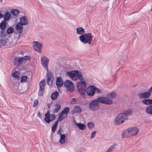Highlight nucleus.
Listing matches in <instances>:
<instances>
[{
  "instance_id": "37998d69",
  "label": "nucleus",
  "mask_w": 152,
  "mask_h": 152,
  "mask_svg": "<svg viewBox=\"0 0 152 152\" xmlns=\"http://www.w3.org/2000/svg\"><path fill=\"white\" fill-rule=\"evenodd\" d=\"M31 58V56H25L23 57V60L25 61V62L26 60H30Z\"/></svg>"
},
{
  "instance_id": "de8ad7c7",
  "label": "nucleus",
  "mask_w": 152,
  "mask_h": 152,
  "mask_svg": "<svg viewBox=\"0 0 152 152\" xmlns=\"http://www.w3.org/2000/svg\"><path fill=\"white\" fill-rule=\"evenodd\" d=\"M12 76L13 77L17 78H18L19 77V76L17 74L16 72H13L12 74Z\"/></svg>"
},
{
  "instance_id": "72a5a7b5",
  "label": "nucleus",
  "mask_w": 152,
  "mask_h": 152,
  "mask_svg": "<svg viewBox=\"0 0 152 152\" xmlns=\"http://www.w3.org/2000/svg\"><path fill=\"white\" fill-rule=\"evenodd\" d=\"M45 80L44 79L43 80L40 81L39 84V86L40 88L45 89Z\"/></svg>"
},
{
  "instance_id": "ddd939ff",
  "label": "nucleus",
  "mask_w": 152,
  "mask_h": 152,
  "mask_svg": "<svg viewBox=\"0 0 152 152\" xmlns=\"http://www.w3.org/2000/svg\"><path fill=\"white\" fill-rule=\"evenodd\" d=\"M129 129L131 136H135L136 135L139 131V129L136 127L130 128H129Z\"/></svg>"
},
{
  "instance_id": "4d7b16f0",
  "label": "nucleus",
  "mask_w": 152,
  "mask_h": 152,
  "mask_svg": "<svg viewBox=\"0 0 152 152\" xmlns=\"http://www.w3.org/2000/svg\"><path fill=\"white\" fill-rule=\"evenodd\" d=\"M149 91H151V92H152V86L149 89Z\"/></svg>"
},
{
  "instance_id": "c03bdc74",
  "label": "nucleus",
  "mask_w": 152,
  "mask_h": 152,
  "mask_svg": "<svg viewBox=\"0 0 152 152\" xmlns=\"http://www.w3.org/2000/svg\"><path fill=\"white\" fill-rule=\"evenodd\" d=\"M18 57L15 58L14 60V64L16 66H18Z\"/></svg>"
},
{
  "instance_id": "412c9836",
  "label": "nucleus",
  "mask_w": 152,
  "mask_h": 152,
  "mask_svg": "<svg viewBox=\"0 0 152 152\" xmlns=\"http://www.w3.org/2000/svg\"><path fill=\"white\" fill-rule=\"evenodd\" d=\"M85 32V30L82 27L77 28H76V33L78 35H83Z\"/></svg>"
},
{
  "instance_id": "a19ab883",
  "label": "nucleus",
  "mask_w": 152,
  "mask_h": 152,
  "mask_svg": "<svg viewBox=\"0 0 152 152\" xmlns=\"http://www.w3.org/2000/svg\"><path fill=\"white\" fill-rule=\"evenodd\" d=\"M27 77L26 76H23L21 77V80L20 81L21 82H26L27 79Z\"/></svg>"
},
{
  "instance_id": "5fc2aeb1",
  "label": "nucleus",
  "mask_w": 152,
  "mask_h": 152,
  "mask_svg": "<svg viewBox=\"0 0 152 152\" xmlns=\"http://www.w3.org/2000/svg\"><path fill=\"white\" fill-rule=\"evenodd\" d=\"M58 121H55V123H54V125H56L57 126L58 125Z\"/></svg>"
},
{
  "instance_id": "423d86ee",
  "label": "nucleus",
  "mask_w": 152,
  "mask_h": 152,
  "mask_svg": "<svg viewBox=\"0 0 152 152\" xmlns=\"http://www.w3.org/2000/svg\"><path fill=\"white\" fill-rule=\"evenodd\" d=\"M98 103H102L107 104H111L113 103V101L107 97L104 96L100 97L96 99Z\"/></svg>"
},
{
  "instance_id": "e2e57ef3",
  "label": "nucleus",
  "mask_w": 152,
  "mask_h": 152,
  "mask_svg": "<svg viewBox=\"0 0 152 152\" xmlns=\"http://www.w3.org/2000/svg\"><path fill=\"white\" fill-rule=\"evenodd\" d=\"M3 0H0L1 2H2Z\"/></svg>"
},
{
  "instance_id": "c756f323",
  "label": "nucleus",
  "mask_w": 152,
  "mask_h": 152,
  "mask_svg": "<svg viewBox=\"0 0 152 152\" xmlns=\"http://www.w3.org/2000/svg\"><path fill=\"white\" fill-rule=\"evenodd\" d=\"M6 27V22L3 20L0 24V27L1 30H4Z\"/></svg>"
},
{
  "instance_id": "2f4dec72",
  "label": "nucleus",
  "mask_w": 152,
  "mask_h": 152,
  "mask_svg": "<svg viewBox=\"0 0 152 152\" xmlns=\"http://www.w3.org/2000/svg\"><path fill=\"white\" fill-rule=\"evenodd\" d=\"M118 145L115 143H114L107 150V152H110L114 149Z\"/></svg>"
},
{
  "instance_id": "864d4df0",
  "label": "nucleus",
  "mask_w": 152,
  "mask_h": 152,
  "mask_svg": "<svg viewBox=\"0 0 152 152\" xmlns=\"http://www.w3.org/2000/svg\"><path fill=\"white\" fill-rule=\"evenodd\" d=\"M37 115L39 118H42V115L41 114H40L39 112V113Z\"/></svg>"
},
{
  "instance_id": "393cba45",
  "label": "nucleus",
  "mask_w": 152,
  "mask_h": 152,
  "mask_svg": "<svg viewBox=\"0 0 152 152\" xmlns=\"http://www.w3.org/2000/svg\"><path fill=\"white\" fill-rule=\"evenodd\" d=\"M11 18V15L10 13V12L7 11V12L4 16V20L7 21L8 20H9Z\"/></svg>"
},
{
  "instance_id": "a211bd4d",
  "label": "nucleus",
  "mask_w": 152,
  "mask_h": 152,
  "mask_svg": "<svg viewBox=\"0 0 152 152\" xmlns=\"http://www.w3.org/2000/svg\"><path fill=\"white\" fill-rule=\"evenodd\" d=\"M82 111L81 108L79 106H75L74 108L72 113L73 114L75 113H80Z\"/></svg>"
},
{
  "instance_id": "bb28decb",
  "label": "nucleus",
  "mask_w": 152,
  "mask_h": 152,
  "mask_svg": "<svg viewBox=\"0 0 152 152\" xmlns=\"http://www.w3.org/2000/svg\"><path fill=\"white\" fill-rule=\"evenodd\" d=\"M59 142L61 144L65 142V135L64 134H61Z\"/></svg>"
},
{
  "instance_id": "a18cd8bd",
  "label": "nucleus",
  "mask_w": 152,
  "mask_h": 152,
  "mask_svg": "<svg viewBox=\"0 0 152 152\" xmlns=\"http://www.w3.org/2000/svg\"><path fill=\"white\" fill-rule=\"evenodd\" d=\"M94 91L95 93L96 92L98 94H100L101 92V90L99 89L98 88L96 87L95 86L94 88Z\"/></svg>"
},
{
  "instance_id": "f704fd0d",
  "label": "nucleus",
  "mask_w": 152,
  "mask_h": 152,
  "mask_svg": "<svg viewBox=\"0 0 152 152\" xmlns=\"http://www.w3.org/2000/svg\"><path fill=\"white\" fill-rule=\"evenodd\" d=\"M7 41L6 40L4 39H0V47L5 46L7 44Z\"/></svg>"
},
{
  "instance_id": "ea45409f",
  "label": "nucleus",
  "mask_w": 152,
  "mask_h": 152,
  "mask_svg": "<svg viewBox=\"0 0 152 152\" xmlns=\"http://www.w3.org/2000/svg\"><path fill=\"white\" fill-rule=\"evenodd\" d=\"M44 89L40 88L38 92L39 95L42 96L43 95L44 91Z\"/></svg>"
},
{
  "instance_id": "dca6fc26",
  "label": "nucleus",
  "mask_w": 152,
  "mask_h": 152,
  "mask_svg": "<svg viewBox=\"0 0 152 152\" xmlns=\"http://www.w3.org/2000/svg\"><path fill=\"white\" fill-rule=\"evenodd\" d=\"M53 108L52 110V112L53 113H58L60 110L61 108V105L58 104H56L54 105Z\"/></svg>"
},
{
  "instance_id": "bf43d9fd",
  "label": "nucleus",
  "mask_w": 152,
  "mask_h": 152,
  "mask_svg": "<svg viewBox=\"0 0 152 152\" xmlns=\"http://www.w3.org/2000/svg\"><path fill=\"white\" fill-rule=\"evenodd\" d=\"M48 108H50V105L49 104H48Z\"/></svg>"
},
{
  "instance_id": "c9c22d12",
  "label": "nucleus",
  "mask_w": 152,
  "mask_h": 152,
  "mask_svg": "<svg viewBox=\"0 0 152 152\" xmlns=\"http://www.w3.org/2000/svg\"><path fill=\"white\" fill-rule=\"evenodd\" d=\"M14 29L13 28L10 27L8 28L7 30V33L8 34H10L13 32Z\"/></svg>"
},
{
  "instance_id": "9d476101",
  "label": "nucleus",
  "mask_w": 152,
  "mask_h": 152,
  "mask_svg": "<svg viewBox=\"0 0 152 152\" xmlns=\"http://www.w3.org/2000/svg\"><path fill=\"white\" fill-rule=\"evenodd\" d=\"M41 63L43 66L47 71H48V65L49 61V59L45 56H43L41 58Z\"/></svg>"
},
{
  "instance_id": "6ab92c4d",
  "label": "nucleus",
  "mask_w": 152,
  "mask_h": 152,
  "mask_svg": "<svg viewBox=\"0 0 152 152\" xmlns=\"http://www.w3.org/2000/svg\"><path fill=\"white\" fill-rule=\"evenodd\" d=\"M23 26H24L21 23H18L16 26V29L18 31H20V34L22 32V30L23 28Z\"/></svg>"
},
{
  "instance_id": "7ed1b4c3",
  "label": "nucleus",
  "mask_w": 152,
  "mask_h": 152,
  "mask_svg": "<svg viewBox=\"0 0 152 152\" xmlns=\"http://www.w3.org/2000/svg\"><path fill=\"white\" fill-rule=\"evenodd\" d=\"M86 83L84 81L77 83V86L78 92L80 94L84 95L86 92Z\"/></svg>"
},
{
  "instance_id": "9b49d317",
  "label": "nucleus",
  "mask_w": 152,
  "mask_h": 152,
  "mask_svg": "<svg viewBox=\"0 0 152 152\" xmlns=\"http://www.w3.org/2000/svg\"><path fill=\"white\" fill-rule=\"evenodd\" d=\"M34 49L39 52L41 53V50L42 47V44L38 42H34Z\"/></svg>"
},
{
  "instance_id": "3c124183",
  "label": "nucleus",
  "mask_w": 152,
  "mask_h": 152,
  "mask_svg": "<svg viewBox=\"0 0 152 152\" xmlns=\"http://www.w3.org/2000/svg\"><path fill=\"white\" fill-rule=\"evenodd\" d=\"M76 99L75 98H73L72 102H71V103L72 104H74L75 103V102H76Z\"/></svg>"
},
{
  "instance_id": "4be33fe9",
  "label": "nucleus",
  "mask_w": 152,
  "mask_h": 152,
  "mask_svg": "<svg viewBox=\"0 0 152 152\" xmlns=\"http://www.w3.org/2000/svg\"><path fill=\"white\" fill-rule=\"evenodd\" d=\"M145 112L149 114L152 115V104H151L146 108Z\"/></svg>"
},
{
  "instance_id": "79ce46f5",
  "label": "nucleus",
  "mask_w": 152,
  "mask_h": 152,
  "mask_svg": "<svg viewBox=\"0 0 152 152\" xmlns=\"http://www.w3.org/2000/svg\"><path fill=\"white\" fill-rule=\"evenodd\" d=\"M1 36L2 37H5L7 36V34L5 33L4 30H2L1 31Z\"/></svg>"
},
{
  "instance_id": "2eb2a0df",
  "label": "nucleus",
  "mask_w": 152,
  "mask_h": 152,
  "mask_svg": "<svg viewBox=\"0 0 152 152\" xmlns=\"http://www.w3.org/2000/svg\"><path fill=\"white\" fill-rule=\"evenodd\" d=\"M20 22L23 25H26L28 24V21L26 16H23L20 19Z\"/></svg>"
},
{
  "instance_id": "13d9d810",
  "label": "nucleus",
  "mask_w": 152,
  "mask_h": 152,
  "mask_svg": "<svg viewBox=\"0 0 152 152\" xmlns=\"http://www.w3.org/2000/svg\"><path fill=\"white\" fill-rule=\"evenodd\" d=\"M52 126H54V127H56L57 128V126L56 125H54V124H53V125Z\"/></svg>"
},
{
  "instance_id": "39448f33",
  "label": "nucleus",
  "mask_w": 152,
  "mask_h": 152,
  "mask_svg": "<svg viewBox=\"0 0 152 152\" xmlns=\"http://www.w3.org/2000/svg\"><path fill=\"white\" fill-rule=\"evenodd\" d=\"M89 107L92 111L97 110L99 108V105L96 99L92 100L89 104Z\"/></svg>"
},
{
  "instance_id": "09e8293b",
  "label": "nucleus",
  "mask_w": 152,
  "mask_h": 152,
  "mask_svg": "<svg viewBox=\"0 0 152 152\" xmlns=\"http://www.w3.org/2000/svg\"><path fill=\"white\" fill-rule=\"evenodd\" d=\"M38 100L37 99H35L34 100V104H33V106L34 107H36L38 105Z\"/></svg>"
},
{
  "instance_id": "f3484780",
  "label": "nucleus",
  "mask_w": 152,
  "mask_h": 152,
  "mask_svg": "<svg viewBox=\"0 0 152 152\" xmlns=\"http://www.w3.org/2000/svg\"><path fill=\"white\" fill-rule=\"evenodd\" d=\"M122 136L123 138L130 137H132L131 135L130 134V131L129 128L124 131L122 134Z\"/></svg>"
},
{
  "instance_id": "4c0bfd02",
  "label": "nucleus",
  "mask_w": 152,
  "mask_h": 152,
  "mask_svg": "<svg viewBox=\"0 0 152 152\" xmlns=\"http://www.w3.org/2000/svg\"><path fill=\"white\" fill-rule=\"evenodd\" d=\"M87 125L90 129H92L94 126V122H89L87 124Z\"/></svg>"
},
{
  "instance_id": "58836bf2",
  "label": "nucleus",
  "mask_w": 152,
  "mask_h": 152,
  "mask_svg": "<svg viewBox=\"0 0 152 152\" xmlns=\"http://www.w3.org/2000/svg\"><path fill=\"white\" fill-rule=\"evenodd\" d=\"M66 117H63V115L60 113L59 114L58 118L57 121H60L63 120Z\"/></svg>"
},
{
  "instance_id": "cd10ccee",
  "label": "nucleus",
  "mask_w": 152,
  "mask_h": 152,
  "mask_svg": "<svg viewBox=\"0 0 152 152\" xmlns=\"http://www.w3.org/2000/svg\"><path fill=\"white\" fill-rule=\"evenodd\" d=\"M132 110L129 109L125 110L122 113L124 114L128 118V116L129 115H131L132 114Z\"/></svg>"
},
{
  "instance_id": "8fccbe9b",
  "label": "nucleus",
  "mask_w": 152,
  "mask_h": 152,
  "mask_svg": "<svg viewBox=\"0 0 152 152\" xmlns=\"http://www.w3.org/2000/svg\"><path fill=\"white\" fill-rule=\"evenodd\" d=\"M56 128L54 126L52 127V131L53 132H54L56 129Z\"/></svg>"
},
{
  "instance_id": "20e7f679",
  "label": "nucleus",
  "mask_w": 152,
  "mask_h": 152,
  "mask_svg": "<svg viewBox=\"0 0 152 152\" xmlns=\"http://www.w3.org/2000/svg\"><path fill=\"white\" fill-rule=\"evenodd\" d=\"M128 118L122 113L118 114L115 119L114 123L116 124L123 123L125 120H127Z\"/></svg>"
},
{
  "instance_id": "49530a36",
  "label": "nucleus",
  "mask_w": 152,
  "mask_h": 152,
  "mask_svg": "<svg viewBox=\"0 0 152 152\" xmlns=\"http://www.w3.org/2000/svg\"><path fill=\"white\" fill-rule=\"evenodd\" d=\"M96 132V131H94L93 132H92L91 136L90 137V139H93L94 137Z\"/></svg>"
},
{
  "instance_id": "f03ea898",
  "label": "nucleus",
  "mask_w": 152,
  "mask_h": 152,
  "mask_svg": "<svg viewBox=\"0 0 152 152\" xmlns=\"http://www.w3.org/2000/svg\"><path fill=\"white\" fill-rule=\"evenodd\" d=\"M92 37L91 33H88L84 34L79 37L80 41L84 44H88L91 45Z\"/></svg>"
},
{
  "instance_id": "052dcab7",
  "label": "nucleus",
  "mask_w": 152,
  "mask_h": 152,
  "mask_svg": "<svg viewBox=\"0 0 152 152\" xmlns=\"http://www.w3.org/2000/svg\"><path fill=\"white\" fill-rule=\"evenodd\" d=\"M109 0H103V1H109Z\"/></svg>"
},
{
  "instance_id": "473e14b6",
  "label": "nucleus",
  "mask_w": 152,
  "mask_h": 152,
  "mask_svg": "<svg viewBox=\"0 0 152 152\" xmlns=\"http://www.w3.org/2000/svg\"><path fill=\"white\" fill-rule=\"evenodd\" d=\"M19 11L17 9H13L10 10V12L14 16H16L19 14Z\"/></svg>"
},
{
  "instance_id": "e433bc0d",
  "label": "nucleus",
  "mask_w": 152,
  "mask_h": 152,
  "mask_svg": "<svg viewBox=\"0 0 152 152\" xmlns=\"http://www.w3.org/2000/svg\"><path fill=\"white\" fill-rule=\"evenodd\" d=\"M23 60V57H20V58L18 57V66H20L23 64V62L24 61Z\"/></svg>"
},
{
  "instance_id": "b1692460",
  "label": "nucleus",
  "mask_w": 152,
  "mask_h": 152,
  "mask_svg": "<svg viewBox=\"0 0 152 152\" xmlns=\"http://www.w3.org/2000/svg\"><path fill=\"white\" fill-rule=\"evenodd\" d=\"M142 102L148 105L152 104V99H144L142 101Z\"/></svg>"
},
{
  "instance_id": "7c9ffc66",
  "label": "nucleus",
  "mask_w": 152,
  "mask_h": 152,
  "mask_svg": "<svg viewBox=\"0 0 152 152\" xmlns=\"http://www.w3.org/2000/svg\"><path fill=\"white\" fill-rule=\"evenodd\" d=\"M59 95V94L58 92L56 91L55 92L53 93L51 95V97L53 100L56 99L58 96Z\"/></svg>"
},
{
  "instance_id": "6e6d98bb",
  "label": "nucleus",
  "mask_w": 152,
  "mask_h": 152,
  "mask_svg": "<svg viewBox=\"0 0 152 152\" xmlns=\"http://www.w3.org/2000/svg\"><path fill=\"white\" fill-rule=\"evenodd\" d=\"M4 17V15H3L1 14L0 13V18H3Z\"/></svg>"
},
{
  "instance_id": "6e6552de",
  "label": "nucleus",
  "mask_w": 152,
  "mask_h": 152,
  "mask_svg": "<svg viewBox=\"0 0 152 152\" xmlns=\"http://www.w3.org/2000/svg\"><path fill=\"white\" fill-rule=\"evenodd\" d=\"M56 118V116L54 114L50 115L49 111L45 114L44 121L48 123H50L52 121L54 120Z\"/></svg>"
},
{
  "instance_id": "f8f14e48",
  "label": "nucleus",
  "mask_w": 152,
  "mask_h": 152,
  "mask_svg": "<svg viewBox=\"0 0 152 152\" xmlns=\"http://www.w3.org/2000/svg\"><path fill=\"white\" fill-rule=\"evenodd\" d=\"M151 92L148 90V92H142L138 94V96L139 98H147L151 95Z\"/></svg>"
},
{
  "instance_id": "a878e982",
  "label": "nucleus",
  "mask_w": 152,
  "mask_h": 152,
  "mask_svg": "<svg viewBox=\"0 0 152 152\" xmlns=\"http://www.w3.org/2000/svg\"><path fill=\"white\" fill-rule=\"evenodd\" d=\"M47 84L48 85H50V81L51 80L52 78V74L51 72H50L47 73Z\"/></svg>"
},
{
  "instance_id": "aec40b11",
  "label": "nucleus",
  "mask_w": 152,
  "mask_h": 152,
  "mask_svg": "<svg viewBox=\"0 0 152 152\" xmlns=\"http://www.w3.org/2000/svg\"><path fill=\"white\" fill-rule=\"evenodd\" d=\"M116 96L117 94L114 91H113L107 94L106 96L109 99H112L114 98Z\"/></svg>"
},
{
  "instance_id": "4468645a",
  "label": "nucleus",
  "mask_w": 152,
  "mask_h": 152,
  "mask_svg": "<svg viewBox=\"0 0 152 152\" xmlns=\"http://www.w3.org/2000/svg\"><path fill=\"white\" fill-rule=\"evenodd\" d=\"M56 84V85L58 87H61L63 85V80L61 77H60L57 78Z\"/></svg>"
},
{
  "instance_id": "c85d7f7f",
  "label": "nucleus",
  "mask_w": 152,
  "mask_h": 152,
  "mask_svg": "<svg viewBox=\"0 0 152 152\" xmlns=\"http://www.w3.org/2000/svg\"><path fill=\"white\" fill-rule=\"evenodd\" d=\"M78 128L81 130H83L86 128V126L83 124L80 123H76Z\"/></svg>"
},
{
  "instance_id": "0eeeda50",
  "label": "nucleus",
  "mask_w": 152,
  "mask_h": 152,
  "mask_svg": "<svg viewBox=\"0 0 152 152\" xmlns=\"http://www.w3.org/2000/svg\"><path fill=\"white\" fill-rule=\"evenodd\" d=\"M64 85L66 90L72 92L74 90V85L73 82L70 80H67L64 83Z\"/></svg>"
},
{
  "instance_id": "0e129e2a",
  "label": "nucleus",
  "mask_w": 152,
  "mask_h": 152,
  "mask_svg": "<svg viewBox=\"0 0 152 152\" xmlns=\"http://www.w3.org/2000/svg\"><path fill=\"white\" fill-rule=\"evenodd\" d=\"M52 80L51 82V84L52 83Z\"/></svg>"
},
{
  "instance_id": "603ef678",
  "label": "nucleus",
  "mask_w": 152,
  "mask_h": 152,
  "mask_svg": "<svg viewBox=\"0 0 152 152\" xmlns=\"http://www.w3.org/2000/svg\"><path fill=\"white\" fill-rule=\"evenodd\" d=\"M58 134L60 135H61V128H60L58 130Z\"/></svg>"
},
{
  "instance_id": "f257e3e1",
  "label": "nucleus",
  "mask_w": 152,
  "mask_h": 152,
  "mask_svg": "<svg viewBox=\"0 0 152 152\" xmlns=\"http://www.w3.org/2000/svg\"><path fill=\"white\" fill-rule=\"evenodd\" d=\"M66 75L68 76L74 80H76L78 79L80 81H82L84 80L81 72L77 70L67 72H66Z\"/></svg>"
},
{
  "instance_id": "680f3d73",
  "label": "nucleus",
  "mask_w": 152,
  "mask_h": 152,
  "mask_svg": "<svg viewBox=\"0 0 152 152\" xmlns=\"http://www.w3.org/2000/svg\"><path fill=\"white\" fill-rule=\"evenodd\" d=\"M151 12H152V5L151 6Z\"/></svg>"
},
{
  "instance_id": "1a4fd4ad",
  "label": "nucleus",
  "mask_w": 152,
  "mask_h": 152,
  "mask_svg": "<svg viewBox=\"0 0 152 152\" xmlns=\"http://www.w3.org/2000/svg\"><path fill=\"white\" fill-rule=\"evenodd\" d=\"M94 88V86H90L87 88L86 92L88 96H92L95 94Z\"/></svg>"
},
{
  "instance_id": "5701e85b",
  "label": "nucleus",
  "mask_w": 152,
  "mask_h": 152,
  "mask_svg": "<svg viewBox=\"0 0 152 152\" xmlns=\"http://www.w3.org/2000/svg\"><path fill=\"white\" fill-rule=\"evenodd\" d=\"M69 110V107H66L64 108L63 110L60 113L63 115L64 114L66 115L65 117H66L68 113Z\"/></svg>"
}]
</instances>
